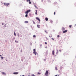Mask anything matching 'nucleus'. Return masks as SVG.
<instances>
[{"label": "nucleus", "mask_w": 76, "mask_h": 76, "mask_svg": "<svg viewBox=\"0 0 76 76\" xmlns=\"http://www.w3.org/2000/svg\"><path fill=\"white\" fill-rule=\"evenodd\" d=\"M31 12V10H28L25 13L26 14H28V13H29V12Z\"/></svg>", "instance_id": "f257e3e1"}, {"label": "nucleus", "mask_w": 76, "mask_h": 76, "mask_svg": "<svg viewBox=\"0 0 76 76\" xmlns=\"http://www.w3.org/2000/svg\"><path fill=\"white\" fill-rule=\"evenodd\" d=\"M9 4H10L9 3H4V5L5 6H9Z\"/></svg>", "instance_id": "f03ea898"}, {"label": "nucleus", "mask_w": 76, "mask_h": 76, "mask_svg": "<svg viewBox=\"0 0 76 76\" xmlns=\"http://www.w3.org/2000/svg\"><path fill=\"white\" fill-rule=\"evenodd\" d=\"M36 19H37V20H38L39 22H40V20L39 19V18L36 17Z\"/></svg>", "instance_id": "7ed1b4c3"}, {"label": "nucleus", "mask_w": 76, "mask_h": 76, "mask_svg": "<svg viewBox=\"0 0 76 76\" xmlns=\"http://www.w3.org/2000/svg\"><path fill=\"white\" fill-rule=\"evenodd\" d=\"M52 55H53V56H54V50H53L52 51Z\"/></svg>", "instance_id": "20e7f679"}, {"label": "nucleus", "mask_w": 76, "mask_h": 76, "mask_svg": "<svg viewBox=\"0 0 76 76\" xmlns=\"http://www.w3.org/2000/svg\"><path fill=\"white\" fill-rule=\"evenodd\" d=\"M67 32V30H65L63 31V33H66V32Z\"/></svg>", "instance_id": "39448f33"}, {"label": "nucleus", "mask_w": 76, "mask_h": 76, "mask_svg": "<svg viewBox=\"0 0 76 76\" xmlns=\"http://www.w3.org/2000/svg\"><path fill=\"white\" fill-rule=\"evenodd\" d=\"M18 72H16L14 73V74L15 75H18Z\"/></svg>", "instance_id": "423d86ee"}, {"label": "nucleus", "mask_w": 76, "mask_h": 76, "mask_svg": "<svg viewBox=\"0 0 76 76\" xmlns=\"http://www.w3.org/2000/svg\"><path fill=\"white\" fill-rule=\"evenodd\" d=\"M45 20H46V21H48V18H45Z\"/></svg>", "instance_id": "0eeeda50"}, {"label": "nucleus", "mask_w": 76, "mask_h": 76, "mask_svg": "<svg viewBox=\"0 0 76 76\" xmlns=\"http://www.w3.org/2000/svg\"><path fill=\"white\" fill-rule=\"evenodd\" d=\"M24 23H28V21H25L24 22Z\"/></svg>", "instance_id": "6e6552de"}, {"label": "nucleus", "mask_w": 76, "mask_h": 76, "mask_svg": "<svg viewBox=\"0 0 76 76\" xmlns=\"http://www.w3.org/2000/svg\"><path fill=\"white\" fill-rule=\"evenodd\" d=\"M37 26L38 28H40V26L39 25H37Z\"/></svg>", "instance_id": "1a4fd4ad"}, {"label": "nucleus", "mask_w": 76, "mask_h": 76, "mask_svg": "<svg viewBox=\"0 0 76 76\" xmlns=\"http://www.w3.org/2000/svg\"><path fill=\"white\" fill-rule=\"evenodd\" d=\"M56 54H58V50H57V52H56Z\"/></svg>", "instance_id": "9d476101"}, {"label": "nucleus", "mask_w": 76, "mask_h": 76, "mask_svg": "<svg viewBox=\"0 0 76 76\" xmlns=\"http://www.w3.org/2000/svg\"><path fill=\"white\" fill-rule=\"evenodd\" d=\"M33 53L35 55H36L37 54H36V51H34L33 52Z\"/></svg>", "instance_id": "9b49d317"}, {"label": "nucleus", "mask_w": 76, "mask_h": 76, "mask_svg": "<svg viewBox=\"0 0 76 76\" xmlns=\"http://www.w3.org/2000/svg\"><path fill=\"white\" fill-rule=\"evenodd\" d=\"M62 31H64V30H65V28H63L62 29Z\"/></svg>", "instance_id": "f8f14e48"}, {"label": "nucleus", "mask_w": 76, "mask_h": 76, "mask_svg": "<svg viewBox=\"0 0 76 76\" xmlns=\"http://www.w3.org/2000/svg\"><path fill=\"white\" fill-rule=\"evenodd\" d=\"M37 10H36L35 15H37Z\"/></svg>", "instance_id": "ddd939ff"}, {"label": "nucleus", "mask_w": 76, "mask_h": 76, "mask_svg": "<svg viewBox=\"0 0 76 76\" xmlns=\"http://www.w3.org/2000/svg\"><path fill=\"white\" fill-rule=\"evenodd\" d=\"M2 74H3V75H6V73L4 72H2Z\"/></svg>", "instance_id": "4468645a"}, {"label": "nucleus", "mask_w": 76, "mask_h": 76, "mask_svg": "<svg viewBox=\"0 0 76 76\" xmlns=\"http://www.w3.org/2000/svg\"><path fill=\"white\" fill-rule=\"evenodd\" d=\"M14 35H15V36H16V33H15V31L14 32Z\"/></svg>", "instance_id": "2eb2a0df"}, {"label": "nucleus", "mask_w": 76, "mask_h": 76, "mask_svg": "<svg viewBox=\"0 0 76 76\" xmlns=\"http://www.w3.org/2000/svg\"><path fill=\"white\" fill-rule=\"evenodd\" d=\"M72 25H70L69 26V28H72Z\"/></svg>", "instance_id": "dca6fc26"}, {"label": "nucleus", "mask_w": 76, "mask_h": 76, "mask_svg": "<svg viewBox=\"0 0 76 76\" xmlns=\"http://www.w3.org/2000/svg\"><path fill=\"white\" fill-rule=\"evenodd\" d=\"M55 69L56 70H57V66H56L55 68Z\"/></svg>", "instance_id": "f3484780"}, {"label": "nucleus", "mask_w": 76, "mask_h": 76, "mask_svg": "<svg viewBox=\"0 0 76 76\" xmlns=\"http://www.w3.org/2000/svg\"><path fill=\"white\" fill-rule=\"evenodd\" d=\"M32 21L34 24H35V21H34V20H33Z\"/></svg>", "instance_id": "a211bd4d"}, {"label": "nucleus", "mask_w": 76, "mask_h": 76, "mask_svg": "<svg viewBox=\"0 0 76 76\" xmlns=\"http://www.w3.org/2000/svg\"><path fill=\"white\" fill-rule=\"evenodd\" d=\"M35 8H36L37 9H38V7H37V6H36V5H35Z\"/></svg>", "instance_id": "6ab92c4d"}, {"label": "nucleus", "mask_w": 76, "mask_h": 76, "mask_svg": "<svg viewBox=\"0 0 76 76\" xmlns=\"http://www.w3.org/2000/svg\"><path fill=\"white\" fill-rule=\"evenodd\" d=\"M53 37V35H52L51 34H50V36H49V37H50V38H51V37Z\"/></svg>", "instance_id": "aec40b11"}, {"label": "nucleus", "mask_w": 76, "mask_h": 76, "mask_svg": "<svg viewBox=\"0 0 76 76\" xmlns=\"http://www.w3.org/2000/svg\"><path fill=\"white\" fill-rule=\"evenodd\" d=\"M15 42H16V43H18V42H18V41H17L16 40L15 41Z\"/></svg>", "instance_id": "412c9836"}, {"label": "nucleus", "mask_w": 76, "mask_h": 76, "mask_svg": "<svg viewBox=\"0 0 76 76\" xmlns=\"http://www.w3.org/2000/svg\"><path fill=\"white\" fill-rule=\"evenodd\" d=\"M33 37L34 38H35V37H36V36H35V35H34Z\"/></svg>", "instance_id": "4be33fe9"}, {"label": "nucleus", "mask_w": 76, "mask_h": 76, "mask_svg": "<svg viewBox=\"0 0 76 76\" xmlns=\"http://www.w3.org/2000/svg\"><path fill=\"white\" fill-rule=\"evenodd\" d=\"M25 17H26V18L27 17H28V14H26V15H25Z\"/></svg>", "instance_id": "5701e85b"}, {"label": "nucleus", "mask_w": 76, "mask_h": 76, "mask_svg": "<svg viewBox=\"0 0 76 76\" xmlns=\"http://www.w3.org/2000/svg\"><path fill=\"white\" fill-rule=\"evenodd\" d=\"M26 1H27V2H28V1H30L31 0H26Z\"/></svg>", "instance_id": "b1692460"}, {"label": "nucleus", "mask_w": 76, "mask_h": 76, "mask_svg": "<svg viewBox=\"0 0 76 76\" xmlns=\"http://www.w3.org/2000/svg\"><path fill=\"white\" fill-rule=\"evenodd\" d=\"M37 74L38 75H40L41 74V73H39V72H38L37 73Z\"/></svg>", "instance_id": "393cba45"}, {"label": "nucleus", "mask_w": 76, "mask_h": 76, "mask_svg": "<svg viewBox=\"0 0 76 76\" xmlns=\"http://www.w3.org/2000/svg\"><path fill=\"white\" fill-rule=\"evenodd\" d=\"M50 22L51 23H53V21L51 20L50 21Z\"/></svg>", "instance_id": "a878e982"}, {"label": "nucleus", "mask_w": 76, "mask_h": 76, "mask_svg": "<svg viewBox=\"0 0 76 76\" xmlns=\"http://www.w3.org/2000/svg\"><path fill=\"white\" fill-rule=\"evenodd\" d=\"M29 4H31V2L29 1Z\"/></svg>", "instance_id": "bb28decb"}, {"label": "nucleus", "mask_w": 76, "mask_h": 76, "mask_svg": "<svg viewBox=\"0 0 76 76\" xmlns=\"http://www.w3.org/2000/svg\"><path fill=\"white\" fill-rule=\"evenodd\" d=\"M1 58L2 59V60H3V57L2 56L1 57Z\"/></svg>", "instance_id": "cd10ccee"}, {"label": "nucleus", "mask_w": 76, "mask_h": 76, "mask_svg": "<svg viewBox=\"0 0 76 76\" xmlns=\"http://www.w3.org/2000/svg\"><path fill=\"white\" fill-rule=\"evenodd\" d=\"M57 37H58H58H60V36L59 35H58L57 36Z\"/></svg>", "instance_id": "c85d7f7f"}, {"label": "nucleus", "mask_w": 76, "mask_h": 76, "mask_svg": "<svg viewBox=\"0 0 76 76\" xmlns=\"http://www.w3.org/2000/svg\"><path fill=\"white\" fill-rule=\"evenodd\" d=\"M33 51H34H34H35V49H33Z\"/></svg>", "instance_id": "c756f323"}, {"label": "nucleus", "mask_w": 76, "mask_h": 76, "mask_svg": "<svg viewBox=\"0 0 76 76\" xmlns=\"http://www.w3.org/2000/svg\"><path fill=\"white\" fill-rule=\"evenodd\" d=\"M35 76L34 74H32V76Z\"/></svg>", "instance_id": "7c9ffc66"}, {"label": "nucleus", "mask_w": 76, "mask_h": 76, "mask_svg": "<svg viewBox=\"0 0 76 76\" xmlns=\"http://www.w3.org/2000/svg\"><path fill=\"white\" fill-rule=\"evenodd\" d=\"M54 15H56V12H54Z\"/></svg>", "instance_id": "2f4dec72"}, {"label": "nucleus", "mask_w": 76, "mask_h": 76, "mask_svg": "<svg viewBox=\"0 0 76 76\" xmlns=\"http://www.w3.org/2000/svg\"><path fill=\"white\" fill-rule=\"evenodd\" d=\"M51 39H52L53 41H54V39H53V38H52Z\"/></svg>", "instance_id": "473e14b6"}, {"label": "nucleus", "mask_w": 76, "mask_h": 76, "mask_svg": "<svg viewBox=\"0 0 76 76\" xmlns=\"http://www.w3.org/2000/svg\"><path fill=\"white\" fill-rule=\"evenodd\" d=\"M45 44H47V42H45Z\"/></svg>", "instance_id": "72a5a7b5"}, {"label": "nucleus", "mask_w": 76, "mask_h": 76, "mask_svg": "<svg viewBox=\"0 0 76 76\" xmlns=\"http://www.w3.org/2000/svg\"><path fill=\"white\" fill-rule=\"evenodd\" d=\"M59 51L60 52H61V50H59Z\"/></svg>", "instance_id": "f704fd0d"}, {"label": "nucleus", "mask_w": 76, "mask_h": 76, "mask_svg": "<svg viewBox=\"0 0 76 76\" xmlns=\"http://www.w3.org/2000/svg\"><path fill=\"white\" fill-rule=\"evenodd\" d=\"M2 25H4V24L3 23H2Z\"/></svg>", "instance_id": "c9c22d12"}, {"label": "nucleus", "mask_w": 76, "mask_h": 76, "mask_svg": "<svg viewBox=\"0 0 76 76\" xmlns=\"http://www.w3.org/2000/svg\"><path fill=\"white\" fill-rule=\"evenodd\" d=\"M46 39H47V40H48V38H47L46 37Z\"/></svg>", "instance_id": "e433bc0d"}, {"label": "nucleus", "mask_w": 76, "mask_h": 76, "mask_svg": "<svg viewBox=\"0 0 76 76\" xmlns=\"http://www.w3.org/2000/svg\"><path fill=\"white\" fill-rule=\"evenodd\" d=\"M45 32L46 33H47V31H45Z\"/></svg>", "instance_id": "4c0bfd02"}, {"label": "nucleus", "mask_w": 76, "mask_h": 76, "mask_svg": "<svg viewBox=\"0 0 76 76\" xmlns=\"http://www.w3.org/2000/svg\"><path fill=\"white\" fill-rule=\"evenodd\" d=\"M1 55H0V57H1Z\"/></svg>", "instance_id": "58836bf2"}, {"label": "nucleus", "mask_w": 76, "mask_h": 76, "mask_svg": "<svg viewBox=\"0 0 76 76\" xmlns=\"http://www.w3.org/2000/svg\"><path fill=\"white\" fill-rule=\"evenodd\" d=\"M40 45V46H42V45Z\"/></svg>", "instance_id": "ea45409f"}, {"label": "nucleus", "mask_w": 76, "mask_h": 76, "mask_svg": "<svg viewBox=\"0 0 76 76\" xmlns=\"http://www.w3.org/2000/svg\"><path fill=\"white\" fill-rule=\"evenodd\" d=\"M22 76H25V75H23Z\"/></svg>", "instance_id": "a19ab883"}, {"label": "nucleus", "mask_w": 76, "mask_h": 76, "mask_svg": "<svg viewBox=\"0 0 76 76\" xmlns=\"http://www.w3.org/2000/svg\"><path fill=\"white\" fill-rule=\"evenodd\" d=\"M75 26H76V24H75Z\"/></svg>", "instance_id": "79ce46f5"}, {"label": "nucleus", "mask_w": 76, "mask_h": 76, "mask_svg": "<svg viewBox=\"0 0 76 76\" xmlns=\"http://www.w3.org/2000/svg\"><path fill=\"white\" fill-rule=\"evenodd\" d=\"M28 76H30V75H28Z\"/></svg>", "instance_id": "37998d69"}]
</instances>
